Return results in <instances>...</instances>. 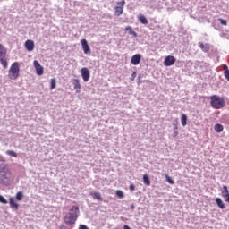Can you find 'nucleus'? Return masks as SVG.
Segmentation results:
<instances>
[{"instance_id":"33","label":"nucleus","mask_w":229,"mask_h":229,"mask_svg":"<svg viewBox=\"0 0 229 229\" xmlns=\"http://www.w3.org/2000/svg\"><path fill=\"white\" fill-rule=\"evenodd\" d=\"M223 69H224V71H229L228 65H226V64H223Z\"/></svg>"},{"instance_id":"21","label":"nucleus","mask_w":229,"mask_h":229,"mask_svg":"<svg viewBox=\"0 0 229 229\" xmlns=\"http://www.w3.org/2000/svg\"><path fill=\"white\" fill-rule=\"evenodd\" d=\"M125 31H129V35H133V37H137V32L133 31V28H131V26H127L125 28Z\"/></svg>"},{"instance_id":"34","label":"nucleus","mask_w":229,"mask_h":229,"mask_svg":"<svg viewBox=\"0 0 229 229\" xmlns=\"http://www.w3.org/2000/svg\"><path fill=\"white\" fill-rule=\"evenodd\" d=\"M59 229H67V227H65V225H61Z\"/></svg>"},{"instance_id":"10","label":"nucleus","mask_w":229,"mask_h":229,"mask_svg":"<svg viewBox=\"0 0 229 229\" xmlns=\"http://www.w3.org/2000/svg\"><path fill=\"white\" fill-rule=\"evenodd\" d=\"M81 44L82 46V49L85 55H90L91 50L90 47L89 46V42H87V39H81Z\"/></svg>"},{"instance_id":"16","label":"nucleus","mask_w":229,"mask_h":229,"mask_svg":"<svg viewBox=\"0 0 229 229\" xmlns=\"http://www.w3.org/2000/svg\"><path fill=\"white\" fill-rule=\"evenodd\" d=\"M215 201H216L217 207H219L220 208H222V209L226 208V206L225 205V202H223V199H221V198H216L215 199Z\"/></svg>"},{"instance_id":"35","label":"nucleus","mask_w":229,"mask_h":229,"mask_svg":"<svg viewBox=\"0 0 229 229\" xmlns=\"http://www.w3.org/2000/svg\"><path fill=\"white\" fill-rule=\"evenodd\" d=\"M199 47H200L201 49H203V47H205V45H203V43H201L200 46H199Z\"/></svg>"},{"instance_id":"22","label":"nucleus","mask_w":229,"mask_h":229,"mask_svg":"<svg viewBox=\"0 0 229 229\" xmlns=\"http://www.w3.org/2000/svg\"><path fill=\"white\" fill-rule=\"evenodd\" d=\"M181 123L182 126H187V114H182Z\"/></svg>"},{"instance_id":"11","label":"nucleus","mask_w":229,"mask_h":229,"mask_svg":"<svg viewBox=\"0 0 229 229\" xmlns=\"http://www.w3.org/2000/svg\"><path fill=\"white\" fill-rule=\"evenodd\" d=\"M221 194H222V198H224L225 201L226 203H229V191H228L227 186H223Z\"/></svg>"},{"instance_id":"6","label":"nucleus","mask_w":229,"mask_h":229,"mask_svg":"<svg viewBox=\"0 0 229 229\" xmlns=\"http://www.w3.org/2000/svg\"><path fill=\"white\" fill-rule=\"evenodd\" d=\"M117 6L114 7V15L116 17H120L123 15V12L124 11V5L126 4V1L122 0L116 3Z\"/></svg>"},{"instance_id":"28","label":"nucleus","mask_w":229,"mask_h":229,"mask_svg":"<svg viewBox=\"0 0 229 229\" xmlns=\"http://www.w3.org/2000/svg\"><path fill=\"white\" fill-rule=\"evenodd\" d=\"M0 203H3L4 205H6L8 203V200L4 199L2 195H0Z\"/></svg>"},{"instance_id":"15","label":"nucleus","mask_w":229,"mask_h":229,"mask_svg":"<svg viewBox=\"0 0 229 229\" xmlns=\"http://www.w3.org/2000/svg\"><path fill=\"white\" fill-rule=\"evenodd\" d=\"M72 83H73V89L77 90V92H80V89H81V84H80V80L74 79Z\"/></svg>"},{"instance_id":"9","label":"nucleus","mask_w":229,"mask_h":229,"mask_svg":"<svg viewBox=\"0 0 229 229\" xmlns=\"http://www.w3.org/2000/svg\"><path fill=\"white\" fill-rule=\"evenodd\" d=\"M33 64L36 70V74H38V76H42V74H44V67L37 60H35Z\"/></svg>"},{"instance_id":"27","label":"nucleus","mask_w":229,"mask_h":229,"mask_svg":"<svg viewBox=\"0 0 229 229\" xmlns=\"http://www.w3.org/2000/svg\"><path fill=\"white\" fill-rule=\"evenodd\" d=\"M116 196L122 199L123 198H124V192H123V191L121 190H118L116 191Z\"/></svg>"},{"instance_id":"2","label":"nucleus","mask_w":229,"mask_h":229,"mask_svg":"<svg viewBox=\"0 0 229 229\" xmlns=\"http://www.w3.org/2000/svg\"><path fill=\"white\" fill-rule=\"evenodd\" d=\"M209 99L210 105L215 110H221V108H225V103L224 98H221L217 95H212L209 97Z\"/></svg>"},{"instance_id":"29","label":"nucleus","mask_w":229,"mask_h":229,"mask_svg":"<svg viewBox=\"0 0 229 229\" xmlns=\"http://www.w3.org/2000/svg\"><path fill=\"white\" fill-rule=\"evenodd\" d=\"M218 21H219L220 24H222V26H227L228 25L226 21L223 20V18H219Z\"/></svg>"},{"instance_id":"5","label":"nucleus","mask_w":229,"mask_h":229,"mask_svg":"<svg viewBox=\"0 0 229 229\" xmlns=\"http://www.w3.org/2000/svg\"><path fill=\"white\" fill-rule=\"evenodd\" d=\"M7 53L8 50H6V47H4L3 44H0V64L4 69H8V59L6 58Z\"/></svg>"},{"instance_id":"23","label":"nucleus","mask_w":229,"mask_h":229,"mask_svg":"<svg viewBox=\"0 0 229 229\" xmlns=\"http://www.w3.org/2000/svg\"><path fill=\"white\" fill-rule=\"evenodd\" d=\"M6 155H8L9 157H13V158H17V152L13 151V150H7Z\"/></svg>"},{"instance_id":"3","label":"nucleus","mask_w":229,"mask_h":229,"mask_svg":"<svg viewBox=\"0 0 229 229\" xmlns=\"http://www.w3.org/2000/svg\"><path fill=\"white\" fill-rule=\"evenodd\" d=\"M21 72V69L19 68V64L14 62L12 64L9 72H8V78L10 80H17L19 78V74Z\"/></svg>"},{"instance_id":"32","label":"nucleus","mask_w":229,"mask_h":229,"mask_svg":"<svg viewBox=\"0 0 229 229\" xmlns=\"http://www.w3.org/2000/svg\"><path fill=\"white\" fill-rule=\"evenodd\" d=\"M130 191H135V185L134 184L130 185Z\"/></svg>"},{"instance_id":"14","label":"nucleus","mask_w":229,"mask_h":229,"mask_svg":"<svg viewBox=\"0 0 229 229\" xmlns=\"http://www.w3.org/2000/svg\"><path fill=\"white\" fill-rule=\"evenodd\" d=\"M9 203H10L11 208H13V210H19V204L15 202V199H13V197H11L9 199Z\"/></svg>"},{"instance_id":"8","label":"nucleus","mask_w":229,"mask_h":229,"mask_svg":"<svg viewBox=\"0 0 229 229\" xmlns=\"http://www.w3.org/2000/svg\"><path fill=\"white\" fill-rule=\"evenodd\" d=\"M175 62L176 58H174V56L168 55L164 60V65H165V67H171V65H174Z\"/></svg>"},{"instance_id":"7","label":"nucleus","mask_w":229,"mask_h":229,"mask_svg":"<svg viewBox=\"0 0 229 229\" xmlns=\"http://www.w3.org/2000/svg\"><path fill=\"white\" fill-rule=\"evenodd\" d=\"M81 74L83 81H89V80H90V71H89V68L87 67L81 68Z\"/></svg>"},{"instance_id":"4","label":"nucleus","mask_w":229,"mask_h":229,"mask_svg":"<svg viewBox=\"0 0 229 229\" xmlns=\"http://www.w3.org/2000/svg\"><path fill=\"white\" fill-rule=\"evenodd\" d=\"M12 178V172L6 165H0V181L8 182Z\"/></svg>"},{"instance_id":"26","label":"nucleus","mask_w":229,"mask_h":229,"mask_svg":"<svg viewBox=\"0 0 229 229\" xmlns=\"http://www.w3.org/2000/svg\"><path fill=\"white\" fill-rule=\"evenodd\" d=\"M165 176L168 183H170L171 185H174V181L168 174H165Z\"/></svg>"},{"instance_id":"12","label":"nucleus","mask_w":229,"mask_h":229,"mask_svg":"<svg viewBox=\"0 0 229 229\" xmlns=\"http://www.w3.org/2000/svg\"><path fill=\"white\" fill-rule=\"evenodd\" d=\"M25 48L27 51H33L35 49V42L31 39L25 41Z\"/></svg>"},{"instance_id":"1","label":"nucleus","mask_w":229,"mask_h":229,"mask_svg":"<svg viewBox=\"0 0 229 229\" xmlns=\"http://www.w3.org/2000/svg\"><path fill=\"white\" fill-rule=\"evenodd\" d=\"M78 214H80V208L72 206L68 215L64 216L65 225H74L78 219Z\"/></svg>"},{"instance_id":"13","label":"nucleus","mask_w":229,"mask_h":229,"mask_svg":"<svg viewBox=\"0 0 229 229\" xmlns=\"http://www.w3.org/2000/svg\"><path fill=\"white\" fill-rule=\"evenodd\" d=\"M141 56L140 54H136L131 57V63L132 65H139L140 64Z\"/></svg>"},{"instance_id":"30","label":"nucleus","mask_w":229,"mask_h":229,"mask_svg":"<svg viewBox=\"0 0 229 229\" xmlns=\"http://www.w3.org/2000/svg\"><path fill=\"white\" fill-rule=\"evenodd\" d=\"M224 76H225V80H228V81H229V70H226L224 72Z\"/></svg>"},{"instance_id":"19","label":"nucleus","mask_w":229,"mask_h":229,"mask_svg":"<svg viewBox=\"0 0 229 229\" xmlns=\"http://www.w3.org/2000/svg\"><path fill=\"white\" fill-rule=\"evenodd\" d=\"M143 183L147 185V187H149V185H151V181H149V177L148 176V174L143 175Z\"/></svg>"},{"instance_id":"20","label":"nucleus","mask_w":229,"mask_h":229,"mask_svg":"<svg viewBox=\"0 0 229 229\" xmlns=\"http://www.w3.org/2000/svg\"><path fill=\"white\" fill-rule=\"evenodd\" d=\"M138 20L140 21V22L141 24H148V19L146 18V16L140 14L138 16Z\"/></svg>"},{"instance_id":"17","label":"nucleus","mask_w":229,"mask_h":229,"mask_svg":"<svg viewBox=\"0 0 229 229\" xmlns=\"http://www.w3.org/2000/svg\"><path fill=\"white\" fill-rule=\"evenodd\" d=\"M90 195L94 199H98V201H103V197H101L100 192H91Z\"/></svg>"},{"instance_id":"25","label":"nucleus","mask_w":229,"mask_h":229,"mask_svg":"<svg viewBox=\"0 0 229 229\" xmlns=\"http://www.w3.org/2000/svg\"><path fill=\"white\" fill-rule=\"evenodd\" d=\"M50 89L51 90H53V89L56 88V79H51V82H50Z\"/></svg>"},{"instance_id":"18","label":"nucleus","mask_w":229,"mask_h":229,"mask_svg":"<svg viewBox=\"0 0 229 229\" xmlns=\"http://www.w3.org/2000/svg\"><path fill=\"white\" fill-rule=\"evenodd\" d=\"M214 130L216 133H221V131H223V130H225V127H223V125L221 123H216L214 126Z\"/></svg>"},{"instance_id":"31","label":"nucleus","mask_w":229,"mask_h":229,"mask_svg":"<svg viewBox=\"0 0 229 229\" xmlns=\"http://www.w3.org/2000/svg\"><path fill=\"white\" fill-rule=\"evenodd\" d=\"M79 229H89V228H88V226L85 225H81L79 226Z\"/></svg>"},{"instance_id":"24","label":"nucleus","mask_w":229,"mask_h":229,"mask_svg":"<svg viewBox=\"0 0 229 229\" xmlns=\"http://www.w3.org/2000/svg\"><path fill=\"white\" fill-rule=\"evenodd\" d=\"M22 198H24V195L22 194V191H19V192L16 193V199L18 201H21Z\"/></svg>"}]
</instances>
